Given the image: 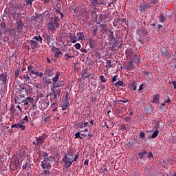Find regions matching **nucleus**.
Returning a JSON list of instances; mask_svg holds the SVG:
<instances>
[{"label": "nucleus", "mask_w": 176, "mask_h": 176, "mask_svg": "<svg viewBox=\"0 0 176 176\" xmlns=\"http://www.w3.org/2000/svg\"><path fill=\"white\" fill-rule=\"evenodd\" d=\"M54 158L52 157L44 158L43 161L41 162V167L43 170H50L52 168V164L50 162H53Z\"/></svg>", "instance_id": "f257e3e1"}, {"label": "nucleus", "mask_w": 176, "mask_h": 176, "mask_svg": "<svg viewBox=\"0 0 176 176\" xmlns=\"http://www.w3.org/2000/svg\"><path fill=\"white\" fill-rule=\"evenodd\" d=\"M17 8L19 6H14V9L12 10L10 12L7 13L6 14H9L10 17H12L14 20L17 21L20 17H21V14L20 12H17Z\"/></svg>", "instance_id": "f03ea898"}, {"label": "nucleus", "mask_w": 176, "mask_h": 176, "mask_svg": "<svg viewBox=\"0 0 176 176\" xmlns=\"http://www.w3.org/2000/svg\"><path fill=\"white\" fill-rule=\"evenodd\" d=\"M47 137H49V135H47L46 133L42 134L41 136L36 138V142H33V145L42 146L43 144H45V141H46Z\"/></svg>", "instance_id": "7ed1b4c3"}, {"label": "nucleus", "mask_w": 176, "mask_h": 176, "mask_svg": "<svg viewBox=\"0 0 176 176\" xmlns=\"http://www.w3.org/2000/svg\"><path fill=\"white\" fill-rule=\"evenodd\" d=\"M65 163V167L66 168H69L70 166H72V163H74V157H68L67 153H65V157L62 160Z\"/></svg>", "instance_id": "20e7f679"}, {"label": "nucleus", "mask_w": 176, "mask_h": 176, "mask_svg": "<svg viewBox=\"0 0 176 176\" xmlns=\"http://www.w3.org/2000/svg\"><path fill=\"white\" fill-rule=\"evenodd\" d=\"M44 41L47 43L50 47H52L53 45H56V43H57V42H56V40L53 38V36L51 34L45 36L44 37Z\"/></svg>", "instance_id": "39448f33"}, {"label": "nucleus", "mask_w": 176, "mask_h": 176, "mask_svg": "<svg viewBox=\"0 0 176 176\" xmlns=\"http://www.w3.org/2000/svg\"><path fill=\"white\" fill-rule=\"evenodd\" d=\"M161 53L162 56H164V57L167 58V60H168V58H172V60H175V55H171V54L168 52V50H167V48L164 47L161 48Z\"/></svg>", "instance_id": "423d86ee"}, {"label": "nucleus", "mask_w": 176, "mask_h": 176, "mask_svg": "<svg viewBox=\"0 0 176 176\" xmlns=\"http://www.w3.org/2000/svg\"><path fill=\"white\" fill-rule=\"evenodd\" d=\"M51 91L50 96H54L53 98L54 100H56L57 96L58 97H60V94H61V89L60 88H56V87H51Z\"/></svg>", "instance_id": "0eeeda50"}, {"label": "nucleus", "mask_w": 176, "mask_h": 176, "mask_svg": "<svg viewBox=\"0 0 176 176\" xmlns=\"http://www.w3.org/2000/svg\"><path fill=\"white\" fill-rule=\"evenodd\" d=\"M19 166H20V161L17 160H14L12 162V165L10 166V169L12 171H16V170L19 168Z\"/></svg>", "instance_id": "6e6552de"}, {"label": "nucleus", "mask_w": 176, "mask_h": 176, "mask_svg": "<svg viewBox=\"0 0 176 176\" xmlns=\"http://www.w3.org/2000/svg\"><path fill=\"white\" fill-rule=\"evenodd\" d=\"M91 1L92 5L94 6H100V5H107V0H90Z\"/></svg>", "instance_id": "1a4fd4ad"}, {"label": "nucleus", "mask_w": 176, "mask_h": 176, "mask_svg": "<svg viewBox=\"0 0 176 176\" xmlns=\"http://www.w3.org/2000/svg\"><path fill=\"white\" fill-rule=\"evenodd\" d=\"M6 80H8V74L6 73L0 74V83L1 85H6Z\"/></svg>", "instance_id": "9d476101"}, {"label": "nucleus", "mask_w": 176, "mask_h": 176, "mask_svg": "<svg viewBox=\"0 0 176 176\" xmlns=\"http://www.w3.org/2000/svg\"><path fill=\"white\" fill-rule=\"evenodd\" d=\"M99 27L100 28V32H102V35H105V34H107L108 31H109V30H108V26L105 23L100 24Z\"/></svg>", "instance_id": "9b49d317"}, {"label": "nucleus", "mask_w": 176, "mask_h": 176, "mask_svg": "<svg viewBox=\"0 0 176 176\" xmlns=\"http://www.w3.org/2000/svg\"><path fill=\"white\" fill-rule=\"evenodd\" d=\"M52 24H53L55 27H57L58 28H60V19H58V15H54V21H51Z\"/></svg>", "instance_id": "f8f14e48"}, {"label": "nucleus", "mask_w": 176, "mask_h": 176, "mask_svg": "<svg viewBox=\"0 0 176 176\" xmlns=\"http://www.w3.org/2000/svg\"><path fill=\"white\" fill-rule=\"evenodd\" d=\"M144 112L145 113L151 115V113H152V112H153V108L152 107V105L148 104V105L144 106Z\"/></svg>", "instance_id": "ddd939ff"}, {"label": "nucleus", "mask_w": 176, "mask_h": 176, "mask_svg": "<svg viewBox=\"0 0 176 176\" xmlns=\"http://www.w3.org/2000/svg\"><path fill=\"white\" fill-rule=\"evenodd\" d=\"M14 127L16 129H21V130H22L23 131H24V130H25V126L21 124V123L18 122L17 124H14L11 126L12 129H14Z\"/></svg>", "instance_id": "4468645a"}, {"label": "nucleus", "mask_w": 176, "mask_h": 176, "mask_svg": "<svg viewBox=\"0 0 176 176\" xmlns=\"http://www.w3.org/2000/svg\"><path fill=\"white\" fill-rule=\"evenodd\" d=\"M47 30H50L51 32H56V28H58L50 22L47 24Z\"/></svg>", "instance_id": "2eb2a0df"}, {"label": "nucleus", "mask_w": 176, "mask_h": 176, "mask_svg": "<svg viewBox=\"0 0 176 176\" xmlns=\"http://www.w3.org/2000/svg\"><path fill=\"white\" fill-rule=\"evenodd\" d=\"M149 8H151V6L148 3H144L141 6L139 7L138 9L140 11L143 10L144 12H145V10H146V9H149Z\"/></svg>", "instance_id": "dca6fc26"}, {"label": "nucleus", "mask_w": 176, "mask_h": 176, "mask_svg": "<svg viewBox=\"0 0 176 176\" xmlns=\"http://www.w3.org/2000/svg\"><path fill=\"white\" fill-rule=\"evenodd\" d=\"M16 25H17V30L19 31H21L23 30V27H24V22H23V20H21V18L19 21H16Z\"/></svg>", "instance_id": "f3484780"}, {"label": "nucleus", "mask_w": 176, "mask_h": 176, "mask_svg": "<svg viewBox=\"0 0 176 176\" xmlns=\"http://www.w3.org/2000/svg\"><path fill=\"white\" fill-rule=\"evenodd\" d=\"M77 36V41H85V39H86V36H85V33L83 32H78Z\"/></svg>", "instance_id": "a211bd4d"}, {"label": "nucleus", "mask_w": 176, "mask_h": 176, "mask_svg": "<svg viewBox=\"0 0 176 176\" xmlns=\"http://www.w3.org/2000/svg\"><path fill=\"white\" fill-rule=\"evenodd\" d=\"M42 82H43V86H45V87H46V86L49 85H51L52 83V81L49 80L47 77H43Z\"/></svg>", "instance_id": "6ab92c4d"}, {"label": "nucleus", "mask_w": 176, "mask_h": 176, "mask_svg": "<svg viewBox=\"0 0 176 176\" xmlns=\"http://www.w3.org/2000/svg\"><path fill=\"white\" fill-rule=\"evenodd\" d=\"M159 100H160V96L159 94H156L151 100V102H153V104H160Z\"/></svg>", "instance_id": "aec40b11"}, {"label": "nucleus", "mask_w": 176, "mask_h": 176, "mask_svg": "<svg viewBox=\"0 0 176 176\" xmlns=\"http://www.w3.org/2000/svg\"><path fill=\"white\" fill-rule=\"evenodd\" d=\"M68 105H69L68 100H64L60 104V107L62 109L65 110L67 108H68Z\"/></svg>", "instance_id": "412c9836"}, {"label": "nucleus", "mask_w": 176, "mask_h": 176, "mask_svg": "<svg viewBox=\"0 0 176 176\" xmlns=\"http://www.w3.org/2000/svg\"><path fill=\"white\" fill-rule=\"evenodd\" d=\"M134 68H135V65H134L132 60L129 61L126 69H127V71H131L132 69H134Z\"/></svg>", "instance_id": "4be33fe9"}, {"label": "nucleus", "mask_w": 176, "mask_h": 176, "mask_svg": "<svg viewBox=\"0 0 176 176\" xmlns=\"http://www.w3.org/2000/svg\"><path fill=\"white\" fill-rule=\"evenodd\" d=\"M107 64L108 65V67H113V65H116V64H118V60H107Z\"/></svg>", "instance_id": "5701e85b"}, {"label": "nucleus", "mask_w": 176, "mask_h": 176, "mask_svg": "<svg viewBox=\"0 0 176 176\" xmlns=\"http://www.w3.org/2000/svg\"><path fill=\"white\" fill-rule=\"evenodd\" d=\"M117 23L120 24L122 27L127 25V22H126V19H117Z\"/></svg>", "instance_id": "b1692460"}, {"label": "nucleus", "mask_w": 176, "mask_h": 176, "mask_svg": "<svg viewBox=\"0 0 176 176\" xmlns=\"http://www.w3.org/2000/svg\"><path fill=\"white\" fill-rule=\"evenodd\" d=\"M30 43L32 46V49L35 50L38 48V42L34 41V40H30Z\"/></svg>", "instance_id": "393cba45"}, {"label": "nucleus", "mask_w": 176, "mask_h": 176, "mask_svg": "<svg viewBox=\"0 0 176 176\" xmlns=\"http://www.w3.org/2000/svg\"><path fill=\"white\" fill-rule=\"evenodd\" d=\"M89 43L91 49H94L96 47V40L90 39Z\"/></svg>", "instance_id": "a878e982"}, {"label": "nucleus", "mask_w": 176, "mask_h": 176, "mask_svg": "<svg viewBox=\"0 0 176 176\" xmlns=\"http://www.w3.org/2000/svg\"><path fill=\"white\" fill-rule=\"evenodd\" d=\"M158 19L161 23H166V17H164L162 13L159 14Z\"/></svg>", "instance_id": "bb28decb"}, {"label": "nucleus", "mask_w": 176, "mask_h": 176, "mask_svg": "<svg viewBox=\"0 0 176 176\" xmlns=\"http://www.w3.org/2000/svg\"><path fill=\"white\" fill-rule=\"evenodd\" d=\"M117 118H122L123 116V109H117Z\"/></svg>", "instance_id": "cd10ccee"}, {"label": "nucleus", "mask_w": 176, "mask_h": 176, "mask_svg": "<svg viewBox=\"0 0 176 176\" xmlns=\"http://www.w3.org/2000/svg\"><path fill=\"white\" fill-rule=\"evenodd\" d=\"M114 86L116 87H120L122 86H124V83L123 80H119L118 82H116V83H113Z\"/></svg>", "instance_id": "c85d7f7f"}, {"label": "nucleus", "mask_w": 176, "mask_h": 176, "mask_svg": "<svg viewBox=\"0 0 176 176\" xmlns=\"http://www.w3.org/2000/svg\"><path fill=\"white\" fill-rule=\"evenodd\" d=\"M31 74H33V75H36V76H40V78H42V76H43V73L42 72L39 73L35 70H32Z\"/></svg>", "instance_id": "c756f323"}, {"label": "nucleus", "mask_w": 176, "mask_h": 176, "mask_svg": "<svg viewBox=\"0 0 176 176\" xmlns=\"http://www.w3.org/2000/svg\"><path fill=\"white\" fill-rule=\"evenodd\" d=\"M63 85H64V82L63 81H59L58 83H54V85L52 87L58 89V87H63Z\"/></svg>", "instance_id": "7c9ffc66"}, {"label": "nucleus", "mask_w": 176, "mask_h": 176, "mask_svg": "<svg viewBox=\"0 0 176 176\" xmlns=\"http://www.w3.org/2000/svg\"><path fill=\"white\" fill-rule=\"evenodd\" d=\"M140 32L142 33V34L143 35V36H145V35H148V34H149V32L146 31V30H145V26H143Z\"/></svg>", "instance_id": "2f4dec72"}, {"label": "nucleus", "mask_w": 176, "mask_h": 176, "mask_svg": "<svg viewBox=\"0 0 176 176\" xmlns=\"http://www.w3.org/2000/svg\"><path fill=\"white\" fill-rule=\"evenodd\" d=\"M8 32L10 35H16L17 32L16 31V29H14V28H9Z\"/></svg>", "instance_id": "473e14b6"}, {"label": "nucleus", "mask_w": 176, "mask_h": 176, "mask_svg": "<svg viewBox=\"0 0 176 176\" xmlns=\"http://www.w3.org/2000/svg\"><path fill=\"white\" fill-rule=\"evenodd\" d=\"M92 36L96 38L97 36V33L98 32V28H94V29L91 30Z\"/></svg>", "instance_id": "72a5a7b5"}, {"label": "nucleus", "mask_w": 176, "mask_h": 176, "mask_svg": "<svg viewBox=\"0 0 176 176\" xmlns=\"http://www.w3.org/2000/svg\"><path fill=\"white\" fill-rule=\"evenodd\" d=\"M24 97V96H21V94H20V96L17 97V101L19 104H21V102H25V100L22 99Z\"/></svg>", "instance_id": "f704fd0d"}, {"label": "nucleus", "mask_w": 176, "mask_h": 176, "mask_svg": "<svg viewBox=\"0 0 176 176\" xmlns=\"http://www.w3.org/2000/svg\"><path fill=\"white\" fill-rule=\"evenodd\" d=\"M82 78H89V74L87 73V69H85L82 71Z\"/></svg>", "instance_id": "c9c22d12"}, {"label": "nucleus", "mask_w": 176, "mask_h": 176, "mask_svg": "<svg viewBox=\"0 0 176 176\" xmlns=\"http://www.w3.org/2000/svg\"><path fill=\"white\" fill-rule=\"evenodd\" d=\"M22 168L23 170H28L31 168V164H30V162H26L25 164H24L23 166H22Z\"/></svg>", "instance_id": "e433bc0d"}, {"label": "nucleus", "mask_w": 176, "mask_h": 176, "mask_svg": "<svg viewBox=\"0 0 176 176\" xmlns=\"http://www.w3.org/2000/svg\"><path fill=\"white\" fill-rule=\"evenodd\" d=\"M59 76H60V73L56 72V76L52 78V82H54V83H56V82H58Z\"/></svg>", "instance_id": "4c0bfd02"}, {"label": "nucleus", "mask_w": 176, "mask_h": 176, "mask_svg": "<svg viewBox=\"0 0 176 176\" xmlns=\"http://www.w3.org/2000/svg\"><path fill=\"white\" fill-rule=\"evenodd\" d=\"M45 74H46V75H48V76H52V75H53V69H46Z\"/></svg>", "instance_id": "58836bf2"}, {"label": "nucleus", "mask_w": 176, "mask_h": 176, "mask_svg": "<svg viewBox=\"0 0 176 176\" xmlns=\"http://www.w3.org/2000/svg\"><path fill=\"white\" fill-rule=\"evenodd\" d=\"M69 38H71L72 43H76V41H78V38L76 36H74L72 34H69Z\"/></svg>", "instance_id": "ea45409f"}, {"label": "nucleus", "mask_w": 176, "mask_h": 176, "mask_svg": "<svg viewBox=\"0 0 176 176\" xmlns=\"http://www.w3.org/2000/svg\"><path fill=\"white\" fill-rule=\"evenodd\" d=\"M108 32H109V34H108L109 39H110V38L115 36L113 29L109 30Z\"/></svg>", "instance_id": "a19ab883"}, {"label": "nucleus", "mask_w": 176, "mask_h": 176, "mask_svg": "<svg viewBox=\"0 0 176 176\" xmlns=\"http://www.w3.org/2000/svg\"><path fill=\"white\" fill-rule=\"evenodd\" d=\"M148 153L147 151H143L142 153H138V157L139 159H144V155H146Z\"/></svg>", "instance_id": "79ce46f5"}, {"label": "nucleus", "mask_w": 176, "mask_h": 176, "mask_svg": "<svg viewBox=\"0 0 176 176\" xmlns=\"http://www.w3.org/2000/svg\"><path fill=\"white\" fill-rule=\"evenodd\" d=\"M19 86L20 87L18 90L20 91L19 94H21V93H23V90H25V86H24V84H21Z\"/></svg>", "instance_id": "37998d69"}, {"label": "nucleus", "mask_w": 176, "mask_h": 176, "mask_svg": "<svg viewBox=\"0 0 176 176\" xmlns=\"http://www.w3.org/2000/svg\"><path fill=\"white\" fill-rule=\"evenodd\" d=\"M52 48V52H53L54 53H56V52H60V49L57 48L54 46V44H53V45H51Z\"/></svg>", "instance_id": "c03bdc74"}, {"label": "nucleus", "mask_w": 176, "mask_h": 176, "mask_svg": "<svg viewBox=\"0 0 176 176\" xmlns=\"http://www.w3.org/2000/svg\"><path fill=\"white\" fill-rule=\"evenodd\" d=\"M157 135H159V131L158 130L155 131L153 132V133L152 134L151 138H156V137H157Z\"/></svg>", "instance_id": "a18cd8bd"}, {"label": "nucleus", "mask_w": 176, "mask_h": 176, "mask_svg": "<svg viewBox=\"0 0 176 176\" xmlns=\"http://www.w3.org/2000/svg\"><path fill=\"white\" fill-rule=\"evenodd\" d=\"M42 174H44V175H50L52 173L50 172V169H45Z\"/></svg>", "instance_id": "49530a36"}, {"label": "nucleus", "mask_w": 176, "mask_h": 176, "mask_svg": "<svg viewBox=\"0 0 176 176\" xmlns=\"http://www.w3.org/2000/svg\"><path fill=\"white\" fill-rule=\"evenodd\" d=\"M55 14L54 16H57V14H59L60 13H61V7H58L56 10H55Z\"/></svg>", "instance_id": "de8ad7c7"}, {"label": "nucleus", "mask_w": 176, "mask_h": 176, "mask_svg": "<svg viewBox=\"0 0 176 176\" xmlns=\"http://www.w3.org/2000/svg\"><path fill=\"white\" fill-rule=\"evenodd\" d=\"M131 86H132L133 90H137V85H135V80H133L131 83Z\"/></svg>", "instance_id": "09e8293b"}, {"label": "nucleus", "mask_w": 176, "mask_h": 176, "mask_svg": "<svg viewBox=\"0 0 176 176\" xmlns=\"http://www.w3.org/2000/svg\"><path fill=\"white\" fill-rule=\"evenodd\" d=\"M109 43L112 46H118V40H113L112 41H109Z\"/></svg>", "instance_id": "8fccbe9b"}, {"label": "nucleus", "mask_w": 176, "mask_h": 176, "mask_svg": "<svg viewBox=\"0 0 176 176\" xmlns=\"http://www.w3.org/2000/svg\"><path fill=\"white\" fill-rule=\"evenodd\" d=\"M67 155L69 156V157H74V151H67Z\"/></svg>", "instance_id": "3c124183"}, {"label": "nucleus", "mask_w": 176, "mask_h": 176, "mask_svg": "<svg viewBox=\"0 0 176 176\" xmlns=\"http://www.w3.org/2000/svg\"><path fill=\"white\" fill-rule=\"evenodd\" d=\"M134 58L137 60L138 63H141V56L140 55H134Z\"/></svg>", "instance_id": "603ef678"}, {"label": "nucleus", "mask_w": 176, "mask_h": 176, "mask_svg": "<svg viewBox=\"0 0 176 176\" xmlns=\"http://www.w3.org/2000/svg\"><path fill=\"white\" fill-rule=\"evenodd\" d=\"M75 138H80V140H83V137L80 136V132H77L75 134Z\"/></svg>", "instance_id": "864d4df0"}, {"label": "nucleus", "mask_w": 176, "mask_h": 176, "mask_svg": "<svg viewBox=\"0 0 176 176\" xmlns=\"http://www.w3.org/2000/svg\"><path fill=\"white\" fill-rule=\"evenodd\" d=\"M139 138L144 140L145 138V132H140V134L139 135Z\"/></svg>", "instance_id": "5fc2aeb1"}, {"label": "nucleus", "mask_w": 176, "mask_h": 176, "mask_svg": "<svg viewBox=\"0 0 176 176\" xmlns=\"http://www.w3.org/2000/svg\"><path fill=\"white\" fill-rule=\"evenodd\" d=\"M148 159L151 160V159H153V153L152 152H149L147 155Z\"/></svg>", "instance_id": "6e6d98bb"}, {"label": "nucleus", "mask_w": 176, "mask_h": 176, "mask_svg": "<svg viewBox=\"0 0 176 176\" xmlns=\"http://www.w3.org/2000/svg\"><path fill=\"white\" fill-rule=\"evenodd\" d=\"M65 61H67V60H69V58H72V57H74V56H70V55H69L68 54H65Z\"/></svg>", "instance_id": "4d7b16f0"}, {"label": "nucleus", "mask_w": 176, "mask_h": 176, "mask_svg": "<svg viewBox=\"0 0 176 176\" xmlns=\"http://www.w3.org/2000/svg\"><path fill=\"white\" fill-rule=\"evenodd\" d=\"M129 99H126L125 100H118V102H120V104H126V102H129Z\"/></svg>", "instance_id": "13d9d810"}, {"label": "nucleus", "mask_w": 176, "mask_h": 176, "mask_svg": "<svg viewBox=\"0 0 176 176\" xmlns=\"http://www.w3.org/2000/svg\"><path fill=\"white\" fill-rule=\"evenodd\" d=\"M99 79L101 80V82H107V78H105V77H104V76H100Z\"/></svg>", "instance_id": "bf43d9fd"}, {"label": "nucleus", "mask_w": 176, "mask_h": 176, "mask_svg": "<svg viewBox=\"0 0 176 176\" xmlns=\"http://www.w3.org/2000/svg\"><path fill=\"white\" fill-rule=\"evenodd\" d=\"M20 75V70L19 69L15 70V78H19V76Z\"/></svg>", "instance_id": "052dcab7"}, {"label": "nucleus", "mask_w": 176, "mask_h": 176, "mask_svg": "<svg viewBox=\"0 0 176 176\" xmlns=\"http://www.w3.org/2000/svg\"><path fill=\"white\" fill-rule=\"evenodd\" d=\"M117 80H118V75H116L112 78V80H111L113 85V83H116L115 82H116Z\"/></svg>", "instance_id": "680f3d73"}, {"label": "nucleus", "mask_w": 176, "mask_h": 176, "mask_svg": "<svg viewBox=\"0 0 176 176\" xmlns=\"http://www.w3.org/2000/svg\"><path fill=\"white\" fill-rule=\"evenodd\" d=\"M25 3H26V5H30V6H32V2H34V0H25Z\"/></svg>", "instance_id": "e2e57ef3"}, {"label": "nucleus", "mask_w": 176, "mask_h": 176, "mask_svg": "<svg viewBox=\"0 0 176 176\" xmlns=\"http://www.w3.org/2000/svg\"><path fill=\"white\" fill-rule=\"evenodd\" d=\"M89 124V122H85L83 124H80V129H83V127H86Z\"/></svg>", "instance_id": "0e129e2a"}, {"label": "nucleus", "mask_w": 176, "mask_h": 176, "mask_svg": "<svg viewBox=\"0 0 176 176\" xmlns=\"http://www.w3.org/2000/svg\"><path fill=\"white\" fill-rule=\"evenodd\" d=\"M74 46H75L76 49H77V50H79L80 49V47H82V45H80V43H76Z\"/></svg>", "instance_id": "69168bd1"}, {"label": "nucleus", "mask_w": 176, "mask_h": 176, "mask_svg": "<svg viewBox=\"0 0 176 176\" xmlns=\"http://www.w3.org/2000/svg\"><path fill=\"white\" fill-rule=\"evenodd\" d=\"M27 99L28 100L29 102H30V104H34V98L30 97L27 98Z\"/></svg>", "instance_id": "338daca9"}, {"label": "nucleus", "mask_w": 176, "mask_h": 176, "mask_svg": "<svg viewBox=\"0 0 176 176\" xmlns=\"http://www.w3.org/2000/svg\"><path fill=\"white\" fill-rule=\"evenodd\" d=\"M23 79H25V80H31V78H30V76H28V75H24Z\"/></svg>", "instance_id": "774afa93"}]
</instances>
